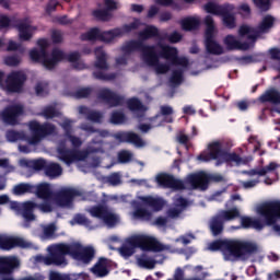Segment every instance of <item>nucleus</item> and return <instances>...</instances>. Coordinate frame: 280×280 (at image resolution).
<instances>
[{
    "label": "nucleus",
    "mask_w": 280,
    "mask_h": 280,
    "mask_svg": "<svg viewBox=\"0 0 280 280\" xmlns=\"http://www.w3.org/2000/svg\"><path fill=\"white\" fill-rule=\"evenodd\" d=\"M100 220H103V222H105L107 224V226H114L115 224H117V215H115L114 212H109L108 214L100 218Z\"/></svg>",
    "instance_id": "0e129e2a"
},
{
    "label": "nucleus",
    "mask_w": 280,
    "mask_h": 280,
    "mask_svg": "<svg viewBox=\"0 0 280 280\" xmlns=\"http://www.w3.org/2000/svg\"><path fill=\"white\" fill-rule=\"evenodd\" d=\"M121 36H122L121 28L116 27L106 32H102L97 40L102 43H112L116 37H121Z\"/></svg>",
    "instance_id": "72a5a7b5"
},
{
    "label": "nucleus",
    "mask_w": 280,
    "mask_h": 280,
    "mask_svg": "<svg viewBox=\"0 0 280 280\" xmlns=\"http://www.w3.org/2000/svg\"><path fill=\"white\" fill-rule=\"evenodd\" d=\"M161 113H162V116H165L164 120L167 124L174 122V118H172V116H171V115L174 114V109H172L171 106H162L161 107Z\"/></svg>",
    "instance_id": "bf43d9fd"
},
{
    "label": "nucleus",
    "mask_w": 280,
    "mask_h": 280,
    "mask_svg": "<svg viewBox=\"0 0 280 280\" xmlns=\"http://www.w3.org/2000/svg\"><path fill=\"white\" fill-rule=\"evenodd\" d=\"M25 82H27V74L22 70H13L5 77L0 86L8 94H23Z\"/></svg>",
    "instance_id": "1a4fd4ad"
},
{
    "label": "nucleus",
    "mask_w": 280,
    "mask_h": 280,
    "mask_svg": "<svg viewBox=\"0 0 280 280\" xmlns=\"http://www.w3.org/2000/svg\"><path fill=\"white\" fill-rule=\"evenodd\" d=\"M159 37V28L156 26L150 25L139 32L140 40H149L151 38Z\"/></svg>",
    "instance_id": "4c0bfd02"
},
{
    "label": "nucleus",
    "mask_w": 280,
    "mask_h": 280,
    "mask_svg": "<svg viewBox=\"0 0 280 280\" xmlns=\"http://www.w3.org/2000/svg\"><path fill=\"white\" fill-rule=\"evenodd\" d=\"M208 150V153H200L197 160L200 162L215 161V166L223 165L224 163H234V165L243 164V158L235 152L229 153L224 150L222 142L217 141L209 143Z\"/></svg>",
    "instance_id": "7ed1b4c3"
},
{
    "label": "nucleus",
    "mask_w": 280,
    "mask_h": 280,
    "mask_svg": "<svg viewBox=\"0 0 280 280\" xmlns=\"http://www.w3.org/2000/svg\"><path fill=\"white\" fill-rule=\"evenodd\" d=\"M88 213L94 219H101L107 214H110V210L107 206L97 205L94 207H91L90 210H88Z\"/></svg>",
    "instance_id": "c9c22d12"
},
{
    "label": "nucleus",
    "mask_w": 280,
    "mask_h": 280,
    "mask_svg": "<svg viewBox=\"0 0 280 280\" xmlns=\"http://www.w3.org/2000/svg\"><path fill=\"white\" fill-rule=\"evenodd\" d=\"M14 27H16L18 32L20 33V40L28 42L32 39L33 34L30 31L31 26L28 24L24 23L22 20H18Z\"/></svg>",
    "instance_id": "2f4dec72"
},
{
    "label": "nucleus",
    "mask_w": 280,
    "mask_h": 280,
    "mask_svg": "<svg viewBox=\"0 0 280 280\" xmlns=\"http://www.w3.org/2000/svg\"><path fill=\"white\" fill-rule=\"evenodd\" d=\"M74 223L85 226V228H91V221L89 218L82 215V214H77V217L73 218Z\"/></svg>",
    "instance_id": "338daca9"
},
{
    "label": "nucleus",
    "mask_w": 280,
    "mask_h": 280,
    "mask_svg": "<svg viewBox=\"0 0 280 280\" xmlns=\"http://www.w3.org/2000/svg\"><path fill=\"white\" fill-rule=\"evenodd\" d=\"M159 56L162 59H166L171 61V65L173 66H179V67H188V59L186 57H179L178 50L174 46L165 45V44H159Z\"/></svg>",
    "instance_id": "4468645a"
},
{
    "label": "nucleus",
    "mask_w": 280,
    "mask_h": 280,
    "mask_svg": "<svg viewBox=\"0 0 280 280\" xmlns=\"http://www.w3.org/2000/svg\"><path fill=\"white\" fill-rule=\"evenodd\" d=\"M156 183H159L160 186H163L166 189H173L175 191L186 189V185L183 180H179L175 178L174 175H170L166 173L156 175Z\"/></svg>",
    "instance_id": "a211bd4d"
},
{
    "label": "nucleus",
    "mask_w": 280,
    "mask_h": 280,
    "mask_svg": "<svg viewBox=\"0 0 280 280\" xmlns=\"http://www.w3.org/2000/svg\"><path fill=\"white\" fill-rule=\"evenodd\" d=\"M27 248L28 243L25 242L21 237H13V236H0V249L4 252H10L13 248Z\"/></svg>",
    "instance_id": "412c9836"
},
{
    "label": "nucleus",
    "mask_w": 280,
    "mask_h": 280,
    "mask_svg": "<svg viewBox=\"0 0 280 280\" xmlns=\"http://www.w3.org/2000/svg\"><path fill=\"white\" fill-rule=\"evenodd\" d=\"M183 74L184 72L182 69L173 70L172 77L168 81L171 82L172 85L178 86L179 84L183 83V80H184Z\"/></svg>",
    "instance_id": "09e8293b"
},
{
    "label": "nucleus",
    "mask_w": 280,
    "mask_h": 280,
    "mask_svg": "<svg viewBox=\"0 0 280 280\" xmlns=\"http://www.w3.org/2000/svg\"><path fill=\"white\" fill-rule=\"evenodd\" d=\"M95 61L94 68L97 69L92 72V77L98 81L110 82L117 79L116 73H106L109 70L108 56L102 46L95 47L94 50Z\"/></svg>",
    "instance_id": "39448f33"
},
{
    "label": "nucleus",
    "mask_w": 280,
    "mask_h": 280,
    "mask_svg": "<svg viewBox=\"0 0 280 280\" xmlns=\"http://www.w3.org/2000/svg\"><path fill=\"white\" fill-rule=\"evenodd\" d=\"M126 121V115L125 113L122 112H112V115H110V124H114V125H121V124H125Z\"/></svg>",
    "instance_id": "8fccbe9b"
},
{
    "label": "nucleus",
    "mask_w": 280,
    "mask_h": 280,
    "mask_svg": "<svg viewBox=\"0 0 280 280\" xmlns=\"http://www.w3.org/2000/svg\"><path fill=\"white\" fill-rule=\"evenodd\" d=\"M218 16H221L223 19V25L225 27H228L229 30H233L236 27L235 15L232 14L231 11L225 14L218 15Z\"/></svg>",
    "instance_id": "37998d69"
},
{
    "label": "nucleus",
    "mask_w": 280,
    "mask_h": 280,
    "mask_svg": "<svg viewBox=\"0 0 280 280\" xmlns=\"http://www.w3.org/2000/svg\"><path fill=\"white\" fill-rule=\"evenodd\" d=\"M82 197L80 189L73 187H62L54 195L55 205L58 207L65 208L72 205L74 198Z\"/></svg>",
    "instance_id": "ddd939ff"
},
{
    "label": "nucleus",
    "mask_w": 280,
    "mask_h": 280,
    "mask_svg": "<svg viewBox=\"0 0 280 280\" xmlns=\"http://www.w3.org/2000/svg\"><path fill=\"white\" fill-rule=\"evenodd\" d=\"M240 217V210L236 208L221 210L220 213L212 217L211 221H209V230L211 231L212 236H221L224 232V223L232 222Z\"/></svg>",
    "instance_id": "0eeeda50"
},
{
    "label": "nucleus",
    "mask_w": 280,
    "mask_h": 280,
    "mask_svg": "<svg viewBox=\"0 0 280 280\" xmlns=\"http://www.w3.org/2000/svg\"><path fill=\"white\" fill-rule=\"evenodd\" d=\"M200 22L196 18H185L180 20V27L185 32H192L199 28Z\"/></svg>",
    "instance_id": "e433bc0d"
},
{
    "label": "nucleus",
    "mask_w": 280,
    "mask_h": 280,
    "mask_svg": "<svg viewBox=\"0 0 280 280\" xmlns=\"http://www.w3.org/2000/svg\"><path fill=\"white\" fill-rule=\"evenodd\" d=\"M20 268V259L15 256L0 257V275H12Z\"/></svg>",
    "instance_id": "5701e85b"
},
{
    "label": "nucleus",
    "mask_w": 280,
    "mask_h": 280,
    "mask_svg": "<svg viewBox=\"0 0 280 280\" xmlns=\"http://www.w3.org/2000/svg\"><path fill=\"white\" fill-rule=\"evenodd\" d=\"M135 248H137V247H133V246H130V245H124L122 247H120L119 253L122 257L128 258V257L133 256Z\"/></svg>",
    "instance_id": "774afa93"
},
{
    "label": "nucleus",
    "mask_w": 280,
    "mask_h": 280,
    "mask_svg": "<svg viewBox=\"0 0 280 280\" xmlns=\"http://www.w3.org/2000/svg\"><path fill=\"white\" fill-rule=\"evenodd\" d=\"M206 32L205 35H214V19L211 15L205 18Z\"/></svg>",
    "instance_id": "3c124183"
},
{
    "label": "nucleus",
    "mask_w": 280,
    "mask_h": 280,
    "mask_svg": "<svg viewBox=\"0 0 280 280\" xmlns=\"http://www.w3.org/2000/svg\"><path fill=\"white\" fill-rule=\"evenodd\" d=\"M133 154L130 151L121 150L118 152V162L120 164H127L131 161Z\"/></svg>",
    "instance_id": "6e6d98bb"
},
{
    "label": "nucleus",
    "mask_w": 280,
    "mask_h": 280,
    "mask_svg": "<svg viewBox=\"0 0 280 280\" xmlns=\"http://www.w3.org/2000/svg\"><path fill=\"white\" fill-rule=\"evenodd\" d=\"M43 171L45 172V175L50 178L59 177L62 173L60 164L54 162L49 163Z\"/></svg>",
    "instance_id": "58836bf2"
},
{
    "label": "nucleus",
    "mask_w": 280,
    "mask_h": 280,
    "mask_svg": "<svg viewBox=\"0 0 280 280\" xmlns=\"http://www.w3.org/2000/svg\"><path fill=\"white\" fill-rule=\"evenodd\" d=\"M81 59V54L79 51H73L70 54H66V59L63 61H69L73 63L74 70H82V65L79 62Z\"/></svg>",
    "instance_id": "a19ab883"
},
{
    "label": "nucleus",
    "mask_w": 280,
    "mask_h": 280,
    "mask_svg": "<svg viewBox=\"0 0 280 280\" xmlns=\"http://www.w3.org/2000/svg\"><path fill=\"white\" fill-rule=\"evenodd\" d=\"M240 44L241 40H236L235 36L233 35H228L224 37V45L229 50H235V47H237Z\"/></svg>",
    "instance_id": "864d4df0"
},
{
    "label": "nucleus",
    "mask_w": 280,
    "mask_h": 280,
    "mask_svg": "<svg viewBox=\"0 0 280 280\" xmlns=\"http://www.w3.org/2000/svg\"><path fill=\"white\" fill-rule=\"evenodd\" d=\"M159 44L155 45H145L143 44V40H128L124 46L120 48V50L127 55H130L131 52H140L142 54V60H147L148 62H154L158 60L159 52L155 50L158 49Z\"/></svg>",
    "instance_id": "423d86ee"
},
{
    "label": "nucleus",
    "mask_w": 280,
    "mask_h": 280,
    "mask_svg": "<svg viewBox=\"0 0 280 280\" xmlns=\"http://www.w3.org/2000/svg\"><path fill=\"white\" fill-rule=\"evenodd\" d=\"M138 264L140 267L144 269H154L155 268V260L149 258H139Z\"/></svg>",
    "instance_id": "69168bd1"
},
{
    "label": "nucleus",
    "mask_w": 280,
    "mask_h": 280,
    "mask_svg": "<svg viewBox=\"0 0 280 280\" xmlns=\"http://www.w3.org/2000/svg\"><path fill=\"white\" fill-rule=\"evenodd\" d=\"M42 116L45 117V119H52L58 117V112L54 106H46L42 112Z\"/></svg>",
    "instance_id": "13d9d810"
},
{
    "label": "nucleus",
    "mask_w": 280,
    "mask_h": 280,
    "mask_svg": "<svg viewBox=\"0 0 280 280\" xmlns=\"http://www.w3.org/2000/svg\"><path fill=\"white\" fill-rule=\"evenodd\" d=\"M164 39H166L171 44H176L182 42L183 35L179 32H172V34L164 35Z\"/></svg>",
    "instance_id": "680f3d73"
},
{
    "label": "nucleus",
    "mask_w": 280,
    "mask_h": 280,
    "mask_svg": "<svg viewBox=\"0 0 280 280\" xmlns=\"http://www.w3.org/2000/svg\"><path fill=\"white\" fill-rule=\"evenodd\" d=\"M156 60L150 62L147 59H143L144 63L149 67H155L156 74H166L170 71V66L165 63H160V58H162L159 54L155 55Z\"/></svg>",
    "instance_id": "f704fd0d"
},
{
    "label": "nucleus",
    "mask_w": 280,
    "mask_h": 280,
    "mask_svg": "<svg viewBox=\"0 0 280 280\" xmlns=\"http://www.w3.org/2000/svg\"><path fill=\"white\" fill-rule=\"evenodd\" d=\"M97 100L107 104L109 107H118L125 105V96L118 95L109 89H102L97 93Z\"/></svg>",
    "instance_id": "dca6fc26"
},
{
    "label": "nucleus",
    "mask_w": 280,
    "mask_h": 280,
    "mask_svg": "<svg viewBox=\"0 0 280 280\" xmlns=\"http://www.w3.org/2000/svg\"><path fill=\"white\" fill-rule=\"evenodd\" d=\"M65 60H66V52H63L62 50H60L58 48H55L50 52V57L48 54L47 61H45V69L54 70V69H56L57 65L60 61H65Z\"/></svg>",
    "instance_id": "a878e982"
},
{
    "label": "nucleus",
    "mask_w": 280,
    "mask_h": 280,
    "mask_svg": "<svg viewBox=\"0 0 280 280\" xmlns=\"http://www.w3.org/2000/svg\"><path fill=\"white\" fill-rule=\"evenodd\" d=\"M36 195H37V198H40V199H48V198H51V188L49 187V184H40L37 186L36 188Z\"/></svg>",
    "instance_id": "79ce46f5"
},
{
    "label": "nucleus",
    "mask_w": 280,
    "mask_h": 280,
    "mask_svg": "<svg viewBox=\"0 0 280 280\" xmlns=\"http://www.w3.org/2000/svg\"><path fill=\"white\" fill-rule=\"evenodd\" d=\"M258 214H260L265 221L252 217H241V226L245 230L254 229L256 231H262L264 228L271 226L273 224L268 223L267 217L261 213V206L258 208Z\"/></svg>",
    "instance_id": "2eb2a0df"
},
{
    "label": "nucleus",
    "mask_w": 280,
    "mask_h": 280,
    "mask_svg": "<svg viewBox=\"0 0 280 280\" xmlns=\"http://www.w3.org/2000/svg\"><path fill=\"white\" fill-rule=\"evenodd\" d=\"M114 138L119 143L135 144L136 148L145 147V142L142 140L141 136L133 131H118L114 135Z\"/></svg>",
    "instance_id": "6ab92c4d"
},
{
    "label": "nucleus",
    "mask_w": 280,
    "mask_h": 280,
    "mask_svg": "<svg viewBox=\"0 0 280 280\" xmlns=\"http://www.w3.org/2000/svg\"><path fill=\"white\" fill-rule=\"evenodd\" d=\"M256 8L261 12H267L271 9L270 0H253Z\"/></svg>",
    "instance_id": "052dcab7"
},
{
    "label": "nucleus",
    "mask_w": 280,
    "mask_h": 280,
    "mask_svg": "<svg viewBox=\"0 0 280 280\" xmlns=\"http://www.w3.org/2000/svg\"><path fill=\"white\" fill-rule=\"evenodd\" d=\"M260 212L268 219V224H275L280 219V201H269L261 205Z\"/></svg>",
    "instance_id": "aec40b11"
},
{
    "label": "nucleus",
    "mask_w": 280,
    "mask_h": 280,
    "mask_svg": "<svg viewBox=\"0 0 280 280\" xmlns=\"http://www.w3.org/2000/svg\"><path fill=\"white\" fill-rule=\"evenodd\" d=\"M32 191H33V186L30 184H18L13 188V194L18 196L31 194Z\"/></svg>",
    "instance_id": "49530a36"
},
{
    "label": "nucleus",
    "mask_w": 280,
    "mask_h": 280,
    "mask_svg": "<svg viewBox=\"0 0 280 280\" xmlns=\"http://www.w3.org/2000/svg\"><path fill=\"white\" fill-rule=\"evenodd\" d=\"M38 205L34 201H25L23 209L18 212V214H22L25 222H33L36 220V215L34 214V210H36Z\"/></svg>",
    "instance_id": "cd10ccee"
},
{
    "label": "nucleus",
    "mask_w": 280,
    "mask_h": 280,
    "mask_svg": "<svg viewBox=\"0 0 280 280\" xmlns=\"http://www.w3.org/2000/svg\"><path fill=\"white\" fill-rule=\"evenodd\" d=\"M49 164L45 160H33L30 162V167L36 172L44 171Z\"/></svg>",
    "instance_id": "5fc2aeb1"
},
{
    "label": "nucleus",
    "mask_w": 280,
    "mask_h": 280,
    "mask_svg": "<svg viewBox=\"0 0 280 280\" xmlns=\"http://www.w3.org/2000/svg\"><path fill=\"white\" fill-rule=\"evenodd\" d=\"M109 266L110 260L108 258L100 257L97 262L91 267L90 272L97 278H105L109 275Z\"/></svg>",
    "instance_id": "b1692460"
},
{
    "label": "nucleus",
    "mask_w": 280,
    "mask_h": 280,
    "mask_svg": "<svg viewBox=\"0 0 280 280\" xmlns=\"http://www.w3.org/2000/svg\"><path fill=\"white\" fill-rule=\"evenodd\" d=\"M187 182L190 184L192 189L207 190L208 185L210 184V175L205 172L191 174L188 175Z\"/></svg>",
    "instance_id": "4be33fe9"
},
{
    "label": "nucleus",
    "mask_w": 280,
    "mask_h": 280,
    "mask_svg": "<svg viewBox=\"0 0 280 280\" xmlns=\"http://www.w3.org/2000/svg\"><path fill=\"white\" fill-rule=\"evenodd\" d=\"M4 65L8 67H19L21 65L20 56H5L4 57Z\"/></svg>",
    "instance_id": "4d7b16f0"
},
{
    "label": "nucleus",
    "mask_w": 280,
    "mask_h": 280,
    "mask_svg": "<svg viewBox=\"0 0 280 280\" xmlns=\"http://www.w3.org/2000/svg\"><path fill=\"white\" fill-rule=\"evenodd\" d=\"M139 200L143 202V205H147L155 212H159L165 207V200L163 198H155L151 195L148 196H140Z\"/></svg>",
    "instance_id": "bb28decb"
},
{
    "label": "nucleus",
    "mask_w": 280,
    "mask_h": 280,
    "mask_svg": "<svg viewBox=\"0 0 280 280\" xmlns=\"http://www.w3.org/2000/svg\"><path fill=\"white\" fill-rule=\"evenodd\" d=\"M49 255L43 258V264L46 266H57L65 268L68 266L67 255L71 256L70 245L68 244H58L49 247Z\"/></svg>",
    "instance_id": "6e6552de"
},
{
    "label": "nucleus",
    "mask_w": 280,
    "mask_h": 280,
    "mask_svg": "<svg viewBox=\"0 0 280 280\" xmlns=\"http://www.w3.org/2000/svg\"><path fill=\"white\" fill-rule=\"evenodd\" d=\"M101 150L98 148H88L86 150L80 151L77 149H68L65 147H59L57 149L59 159L66 163V165H72L73 162L85 161L91 153H98Z\"/></svg>",
    "instance_id": "9b49d317"
},
{
    "label": "nucleus",
    "mask_w": 280,
    "mask_h": 280,
    "mask_svg": "<svg viewBox=\"0 0 280 280\" xmlns=\"http://www.w3.org/2000/svg\"><path fill=\"white\" fill-rule=\"evenodd\" d=\"M276 23V18L268 14L262 18L261 22L258 23L257 27L249 26L247 24H242L238 30V34L241 37H246L248 40L256 43L257 38H259L260 34H268Z\"/></svg>",
    "instance_id": "20e7f679"
},
{
    "label": "nucleus",
    "mask_w": 280,
    "mask_h": 280,
    "mask_svg": "<svg viewBox=\"0 0 280 280\" xmlns=\"http://www.w3.org/2000/svg\"><path fill=\"white\" fill-rule=\"evenodd\" d=\"M48 50H38L37 48H33L30 50V59L34 63L42 65L45 67V61H47Z\"/></svg>",
    "instance_id": "473e14b6"
},
{
    "label": "nucleus",
    "mask_w": 280,
    "mask_h": 280,
    "mask_svg": "<svg viewBox=\"0 0 280 280\" xmlns=\"http://www.w3.org/2000/svg\"><path fill=\"white\" fill-rule=\"evenodd\" d=\"M205 46L206 52L212 56H222L224 50L222 45L214 40V34L212 35H205Z\"/></svg>",
    "instance_id": "393cba45"
},
{
    "label": "nucleus",
    "mask_w": 280,
    "mask_h": 280,
    "mask_svg": "<svg viewBox=\"0 0 280 280\" xmlns=\"http://www.w3.org/2000/svg\"><path fill=\"white\" fill-rule=\"evenodd\" d=\"M79 114L85 115L86 120H90L93 124H101L103 114L96 110H92L86 106H79Z\"/></svg>",
    "instance_id": "7c9ffc66"
},
{
    "label": "nucleus",
    "mask_w": 280,
    "mask_h": 280,
    "mask_svg": "<svg viewBox=\"0 0 280 280\" xmlns=\"http://www.w3.org/2000/svg\"><path fill=\"white\" fill-rule=\"evenodd\" d=\"M126 244L133 246V248H140L143 252L160 253L165 250V246L153 236L133 235L126 240Z\"/></svg>",
    "instance_id": "9d476101"
},
{
    "label": "nucleus",
    "mask_w": 280,
    "mask_h": 280,
    "mask_svg": "<svg viewBox=\"0 0 280 280\" xmlns=\"http://www.w3.org/2000/svg\"><path fill=\"white\" fill-rule=\"evenodd\" d=\"M127 107L130 109V112H142L143 110V104L141 101H139L138 97H131L127 101Z\"/></svg>",
    "instance_id": "c03bdc74"
},
{
    "label": "nucleus",
    "mask_w": 280,
    "mask_h": 280,
    "mask_svg": "<svg viewBox=\"0 0 280 280\" xmlns=\"http://www.w3.org/2000/svg\"><path fill=\"white\" fill-rule=\"evenodd\" d=\"M31 136H26L24 131L8 130L5 132V139L9 142L26 141L30 145L36 147L40 144L44 139L56 135V125L51 122L40 124L38 120H31L26 122Z\"/></svg>",
    "instance_id": "f257e3e1"
},
{
    "label": "nucleus",
    "mask_w": 280,
    "mask_h": 280,
    "mask_svg": "<svg viewBox=\"0 0 280 280\" xmlns=\"http://www.w3.org/2000/svg\"><path fill=\"white\" fill-rule=\"evenodd\" d=\"M70 250L71 257L85 266H89L96 257V250L92 246L82 247L80 243L71 244Z\"/></svg>",
    "instance_id": "f8f14e48"
},
{
    "label": "nucleus",
    "mask_w": 280,
    "mask_h": 280,
    "mask_svg": "<svg viewBox=\"0 0 280 280\" xmlns=\"http://www.w3.org/2000/svg\"><path fill=\"white\" fill-rule=\"evenodd\" d=\"M205 11L208 14L215 16L225 15L228 12H231L229 4H215L214 2H208L205 4Z\"/></svg>",
    "instance_id": "c85d7f7f"
},
{
    "label": "nucleus",
    "mask_w": 280,
    "mask_h": 280,
    "mask_svg": "<svg viewBox=\"0 0 280 280\" xmlns=\"http://www.w3.org/2000/svg\"><path fill=\"white\" fill-rule=\"evenodd\" d=\"M24 108L22 105H9L1 112V118L4 124L10 126L19 125V117L23 115Z\"/></svg>",
    "instance_id": "f3484780"
},
{
    "label": "nucleus",
    "mask_w": 280,
    "mask_h": 280,
    "mask_svg": "<svg viewBox=\"0 0 280 280\" xmlns=\"http://www.w3.org/2000/svg\"><path fill=\"white\" fill-rule=\"evenodd\" d=\"M260 103H271L273 105H280V92L276 89H269L258 97Z\"/></svg>",
    "instance_id": "c756f323"
},
{
    "label": "nucleus",
    "mask_w": 280,
    "mask_h": 280,
    "mask_svg": "<svg viewBox=\"0 0 280 280\" xmlns=\"http://www.w3.org/2000/svg\"><path fill=\"white\" fill-rule=\"evenodd\" d=\"M91 94H93L92 88H82L78 89L77 92H74V97H77V100H83L89 98Z\"/></svg>",
    "instance_id": "603ef678"
},
{
    "label": "nucleus",
    "mask_w": 280,
    "mask_h": 280,
    "mask_svg": "<svg viewBox=\"0 0 280 280\" xmlns=\"http://www.w3.org/2000/svg\"><path fill=\"white\" fill-rule=\"evenodd\" d=\"M151 212L144 208H136L133 212L135 219L142 220V221H150L151 220Z\"/></svg>",
    "instance_id": "a18cd8bd"
},
{
    "label": "nucleus",
    "mask_w": 280,
    "mask_h": 280,
    "mask_svg": "<svg viewBox=\"0 0 280 280\" xmlns=\"http://www.w3.org/2000/svg\"><path fill=\"white\" fill-rule=\"evenodd\" d=\"M108 10H94L92 11V16L97 21L108 22L110 20L112 14Z\"/></svg>",
    "instance_id": "de8ad7c7"
},
{
    "label": "nucleus",
    "mask_w": 280,
    "mask_h": 280,
    "mask_svg": "<svg viewBox=\"0 0 280 280\" xmlns=\"http://www.w3.org/2000/svg\"><path fill=\"white\" fill-rule=\"evenodd\" d=\"M240 11V15L242 16V19L244 20H248L252 16V9L250 5L247 3L241 4L238 8Z\"/></svg>",
    "instance_id": "e2e57ef3"
},
{
    "label": "nucleus",
    "mask_w": 280,
    "mask_h": 280,
    "mask_svg": "<svg viewBox=\"0 0 280 280\" xmlns=\"http://www.w3.org/2000/svg\"><path fill=\"white\" fill-rule=\"evenodd\" d=\"M101 28L92 27L86 33L81 34V40L82 42H96L101 37Z\"/></svg>",
    "instance_id": "ea45409f"
},
{
    "label": "nucleus",
    "mask_w": 280,
    "mask_h": 280,
    "mask_svg": "<svg viewBox=\"0 0 280 280\" xmlns=\"http://www.w3.org/2000/svg\"><path fill=\"white\" fill-rule=\"evenodd\" d=\"M211 252H228L229 255L236 258H244L255 255L258 247L255 243L240 240H217L209 245Z\"/></svg>",
    "instance_id": "f03ea898"
}]
</instances>
